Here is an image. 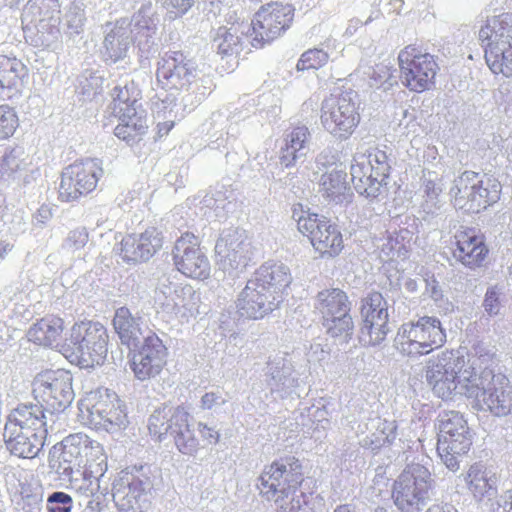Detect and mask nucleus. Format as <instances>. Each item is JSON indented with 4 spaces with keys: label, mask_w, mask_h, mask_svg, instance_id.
<instances>
[{
    "label": "nucleus",
    "mask_w": 512,
    "mask_h": 512,
    "mask_svg": "<svg viewBox=\"0 0 512 512\" xmlns=\"http://www.w3.org/2000/svg\"><path fill=\"white\" fill-rule=\"evenodd\" d=\"M493 358L494 353L484 344L476 345L467 358L445 350L426 360L425 379L435 396L449 400L458 390L497 376L490 369Z\"/></svg>",
    "instance_id": "f257e3e1"
},
{
    "label": "nucleus",
    "mask_w": 512,
    "mask_h": 512,
    "mask_svg": "<svg viewBox=\"0 0 512 512\" xmlns=\"http://www.w3.org/2000/svg\"><path fill=\"white\" fill-rule=\"evenodd\" d=\"M303 482L302 465L289 456L266 466L258 478L260 494L273 501L276 512H305L306 495L298 491Z\"/></svg>",
    "instance_id": "f03ea898"
},
{
    "label": "nucleus",
    "mask_w": 512,
    "mask_h": 512,
    "mask_svg": "<svg viewBox=\"0 0 512 512\" xmlns=\"http://www.w3.org/2000/svg\"><path fill=\"white\" fill-rule=\"evenodd\" d=\"M48 416L42 405L22 404L8 416L4 441L11 454L20 458H34L44 445L48 432Z\"/></svg>",
    "instance_id": "7ed1b4c3"
},
{
    "label": "nucleus",
    "mask_w": 512,
    "mask_h": 512,
    "mask_svg": "<svg viewBox=\"0 0 512 512\" xmlns=\"http://www.w3.org/2000/svg\"><path fill=\"white\" fill-rule=\"evenodd\" d=\"M107 346V330L101 323L81 321L71 327L61 351L72 363L81 368H89L104 363Z\"/></svg>",
    "instance_id": "20e7f679"
},
{
    "label": "nucleus",
    "mask_w": 512,
    "mask_h": 512,
    "mask_svg": "<svg viewBox=\"0 0 512 512\" xmlns=\"http://www.w3.org/2000/svg\"><path fill=\"white\" fill-rule=\"evenodd\" d=\"M111 96V109L119 120L115 136L127 143L135 142L148 128L146 111L139 102L140 90L133 81L126 82L115 86Z\"/></svg>",
    "instance_id": "39448f33"
},
{
    "label": "nucleus",
    "mask_w": 512,
    "mask_h": 512,
    "mask_svg": "<svg viewBox=\"0 0 512 512\" xmlns=\"http://www.w3.org/2000/svg\"><path fill=\"white\" fill-rule=\"evenodd\" d=\"M81 415L96 429L116 432L128 425L127 407L119 396L106 388L90 391L79 403Z\"/></svg>",
    "instance_id": "423d86ee"
},
{
    "label": "nucleus",
    "mask_w": 512,
    "mask_h": 512,
    "mask_svg": "<svg viewBox=\"0 0 512 512\" xmlns=\"http://www.w3.org/2000/svg\"><path fill=\"white\" fill-rule=\"evenodd\" d=\"M156 78L164 88L190 93L192 97H197L200 93L203 100L207 94L202 71L194 60L180 51L166 52L161 56L157 64Z\"/></svg>",
    "instance_id": "0eeeda50"
},
{
    "label": "nucleus",
    "mask_w": 512,
    "mask_h": 512,
    "mask_svg": "<svg viewBox=\"0 0 512 512\" xmlns=\"http://www.w3.org/2000/svg\"><path fill=\"white\" fill-rule=\"evenodd\" d=\"M449 194L456 209L479 212L499 199L500 183L490 178L484 180L476 172L464 171L454 179Z\"/></svg>",
    "instance_id": "6e6552de"
},
{
    "label": "nucleus",
    "mask_w": 512,
    "mask_h": 512,
    "mask_svg": "<svg viewBox=\"0 0 512 512\" xmlns=\"http://www.w3.org/2000/svg\"><path fill=\"white\" fill-rule=\"evenodd\" d=\"M438 454L452 471L459 468L458 457L466 454L472 444L469 427L458 411H444L438 416Z\"/></svg>",
    "instance_id": "1a4fd4ad"
},
{
    "label": "nucleus",
    "mask_w": 512,
    "mask_h": 512,
    "mask_svg": "<svg viewBox=\"0 0 512 512\" xmlns=\"http://www.w3.org/2000/svg\"><path fill=\"white\" fill-rule=\"evenodd\" d=\"M292 219L297 223L298 231L309 238L322 256L333 257L342 251V234L330 220L305 210L300 203L292 206Z\"/></svg>",
    "instance_id": "9d476101"
},
{
    "label": "nucleus",
    "mask_w": 512,
    "mask_h": 512,
    "mask_svg": "<svg viewBox=\"0 0 512 512\" xmlns=\"http://www.w3.org/2000/svg\"><path fill=\"white\" fill-rule=\"evenodd\" d=\"M431 487V473L425 466L408 465L394 482V504L402 512H419L430 498Z\"/></svg>",
    "instance_id": "9b49d317"
},
{
    "label": "nucleus",
    "mask_w": 512,
    "mask_h": 512,
    "mask_svg": "<svg viewBox=\"0 0 512 512\" xmlns=\"http://www.w3.org/2000/svg\"><path fill=\"white\" fill-rule=\"evenodd\" d=\"M358 95L349 90L326 98L321 106L324 129L339 140L348 139L359 124Z\"/></svg>",
    "instance_id": "f8f14e48"
},
{
    "label": "nucleus",
    "mask_w": 512,
    "mask_h": 512,
    "mask_svg": "<svg viewBox=\"0 0 512 512\" xmlns=\"http://www.w3.org/2000/svg\"><path fill=\"white\" fill-rule=\"evenodd\" d=\"M218 270L229 277H237L249 265L254 255L251 237L244 229L224 230L215 245Z\"/></svg>",
    "instance_id": "ddd939ff"
},
{
    "label": "nucleus",
    "mask_w": 512,
    "mask_h": 512,
    "mask_svg": "<svg viewBox=\"0 0 512 512\" xmlns=\"http://www.w3.org/2000/svg\"><path fill=\"white\" fill-rule=\"evenodd\" d=\"M472 400L473 407L497 417L512 414V386L504 375L484 380L457 391Z\"/></svg>",
    "instance_id": "4468645a"
},
{
    "label": "nucleus",
    "mask_w": 512,
    "mask_h": 512,
    "mask_svg": "<svg viewBox=\"0 0 512 512\" xmlns=\"http://www.w3.org/2000/svg\"><path fill=\"white\" fill-rule=\"evenodd\" d=\"M155 302L162 311L181 322H188L199 314L201 295L191 285L172 281L162 276L155 290Z\"/></svg>",
    "instance_id": "2eb2a0df"
},
{
    "label": "nucleus",
    "mask_w": 512,
    "mask_h": 512,
    "mask_svg": "<svg viewBox=\"0 0 512 512\" xmlns=\"http://www.w3.org/2000/svg\"><path fill=\"white\" fill-rule=\"evenodd\" d=\"M348 296L338 288L324 289L317 294L315 309L322 315L323 325L333 338L347 341L351 338L354 324L349 314Z\"/></svg>",
    "instance_id": "dca6fc26"
},
{
    "label": "nucleus",
    "mask_w": 512,
    "mask_h": 512,
    "mask_svg": "<svg viewBox=\"0 0 512 512\" xmlns=\"http://www.w3.org/2000/svg\"><path fill=\"white\" fill-rule=\"evenodd\" d=\"M400 79L413 92H423L433 87L439 65L435 57L408 45L398 54Z\"/></svg>",
    "instance_id": "f3484780"
},
{
    "label": "nucleus",
    "mask_w": 512,
    "mask_h": 512,
    "mask_svg": "<svg viewBox=\"0 0 512 512\" xmlns=\"http://www.w3.org/2000/svg\"><path fill=\"white\" fill-rule=\"evenodd\" d=\"M293 17L294 8L291 4L270 2L261 6L248 23L252 46L261 48L281 36L290 27Z\"/></svg>",
    "instance_id": "a211bd4d"
},
{
    "label": "nucleus",
    "mask_w": 512,
    "mask_h": 512,
    "mask_svg": "<svg viewBox=\"0 0 512 512\" xmlns=\"http://www.w3.org/2000/svg\"><path fill=\"white\" fill-rule=\"evenodd\" d=\"M103 175L97 159H86L67 166L61 174L59 198L73 202L93 192Z\"/></svg>",
    "instance_id": "6ab92c4d"
},
{
    "label": "nucleus",
    "mask_w": 512,
    "mask_h": 512,
    "mask_svg": "<svg viewBox=\"0 0 512 512\" xmlns=\"http://www.w3.org/2000/svg\"><path fill=\"white\" fill-rule=\"evenodd\" d=\"M33 393L54 411H63L74 399L72 376L64 370L41 373L34 379Z\"/></svg>",
    "instance_id": "aec40b11"
},
{
    "label": "nucleus",
    "mask_w": 512,
    "mask_h": 512,
    "mask_svg": "<svg viewBox=\"0 0 512 512\" xmlns=\"http://www.w3.org/2000/svg\"><path fill=\"white\" fill-rule=\"evenodd\" d=\"M151 488L148 477L124 473L113 482V501L119 512H143L148 507Z\"/></svg>",
    "instance_id": "412c9836"
},
{
    "label": "nucleus",
    "mask_w": 512,
    "mask_h": 512,
    "mask_svg": "<svg viewBox=\"0 0 512 512\" xmlns=\"http://www.w3.org/2000/svg\"><path fill=\"white\" fill-rule=\"evenodd\" d=\"M173 260L177 270L186 277L205 280L210 276L209 259L200 249L198 239L192 233L186 232L176 240Z\"/></svg>",
    "instance_id": "4be33fe9"
},
{
    "label": "nucleus",
    "mask_w": 512,
    "mask_h": 512,
    "mask_svg": "<svg viewBox=\"0 0 512 512\" xmlns=\"http://www.w3.org/2000/svg\"><path fill=\"white\" fill-rule=\"evenodd\" d=\"M166 356L167 349L162 340L155 333L149 332L131 359L130 367L134 376L140 381L155 378L164 368Z\"/></svg>",
    "instance_id": "5701e85b"
},
{
    "label": "nucleus",
    "mask_w": 512,
    "mask_h": 512,
    "mask_svg": "<svg viewBox=\"0 0 512 512\" xmlns=\"http://www.w3.org/2000/svg\"><path fill=\"white\" fill-rule=\"evenodd\" d=\"M86 443H89V437L82 433L64 438L61 446H54L50 452V468L63 478H71L72 474L79 473L83 467L80 451L85 449Z\"/></svg>",
    "instance_id": "b1692460"
},
{
    "label": "nucleus",
    "mask_w": 512,
    "mask_h": 512,
    "mask_svg": "<svg viewBox=\"0 0 512 512\" xmlns=\"http://www.w3.org/2000/svg\"><path fill=\"white\" fill-rule=\"evenodd\" d=\"M163 240L159 228L148 227L142 233L124 237L115 251L125 262L146 261L162 248Z\"/></svg>",
    "instance_id": "393cba45"
},
{
    "label": "nucleus",
    "mask_w": 512,
    "mask_h": 512,
    "mask_svg": "<svg viewBox=\"0 0 512 512\" xmlns=\"http://www.w3.org/2000/svg\"><path fill=\"white\" fill-rule=\"evenodd\" d=\"M279 303L278 296L274 298L258 282L251 279L238 297L237 308L241 316L260 319L273 311Z\"/></svg>",
    "instance_id": "a878e982"
},
{
    "label": "nucleus",
    "mask_w": 512,
    "mask_h": 512,
    "mask_svg": "<svg viewBox=\"0 0 512 512\" xmlns=\"http://www.w3.org/2000/svg\"><path fill=\"white\" fill-rule=\"evenodd\" d=\"M59 13L58 0H29L27 3L24 15H31L33 20L39 22L38 31L41 33V45L44 47H50L60 36V30L56 25Z\"/></svg>",
    "instance_id": "bb28decb"
},
{
    "label": "nucleus",
    "mask_w": 512,
    "mask_h": 512,
    "mask_svg": "<svg viewBox=\"0 0 512 512\" xmlns=\"http://www.w3.org/2000/svg\"><path fill=\"white\" fill-rule=\"evenodd\" d=\"M311 133L306 125H299L284 134L279 152L280 163L293 167L301 158H305L310 150Z\"/></svg>",
    "instance_id": "cd10ccee"
},
{
    "label": "nucleus",
    "mask_w": 512,
    "mask_h": 512,
    "mask_svg": "<svg viewBox=\"0 0 512 512\" xmlns=\"http://www.w3.org/2000/svg\"><path fill=\"white\" fill-rule=\"evenodd\" d=\"M455 245L454 258L470 268L479 266L488 252L482 237L472 229L458 231L455 234Z\"/></svg>",
    "instance_id": "c85d7f7f"
},
{
    "label": "nucleus",
    "mask_w": 512,
    "mask_h": 512,
    "mask_svg": "<svg viewBox=\"0 0 512 512\" xmlns=\"http://www.w3.org/2000/svg\"><path fill=\"white\" fill-rule=\"evenodd\" d=\"M27 77L28 69L22 61L0 56V96L2 98L11 99L21 95Z\"/></svg>",
    "instance_id": "c756f323"
},
{
    "label": "nucleus",
    "mask_w": 512,
    "mask_h": 512,
    "mask_svg": "<svg viewBox=\"0 0 512 512\" xmlns=\"http://www.w3.org/2000/svg\"><path fill=\"white\" fill-rule=\"evenodd\" d=\"M478 37L484 50L494 45L512 44V13L487 17L480 27Z\"/></svg>",
    "instance_id": "7c9ffc66"
},
{
    "label": "nucleus",
    "mask_w": 512,
    "mask_h": 512,
    "mask_svg": "<svg viewBox=\"0 0 512 512\" xmlns=\"http://www.w3.org/2000/svg\"><path fill=\"white\" fill-rule=\"evenodd\" d=\"M351 181L360 195L376 198L383 187L377 176L374 175L365 153H356L350 167Z\"/></svg>",
    "instance_id": "2f4dec72"
},
{
    "label": "nucleus",
    "mask_w": 512,
    "mask_h": 512,
    "mask_svg": "<svg viewBox=\"0 0 512 512\" xmlns=\"http://www.w3.org/2000/svg\"><path fill=\"white\" fill-rule=\"evenodd\" d=\"M132 30L127 19H120L106 32L103 42V56L106 60L117 62L123 59L132 43Z\"/></svg>",
    "instance_id": "473e14b6"
},
{
    "label": "nucleus",
    "mask_w": 512,
    "mask_h": 512,
    "mask_svg": "<svg viewBox=\"0 0 512 512\" xmlns=\"http://www.w3.org/2000/svg\"><path fill=\"white\" fill-rule=\"evenodd\" d=\"M252 280L258 282L274 298L278 296L281 302L283 291L291 283L292 277L285 264L266 262L256 271Z\"/></svg>",
    "instance_id": "72a5a7b5"
},
{
    "label": "nucleus",
    "mask_w": 512,
    "mask_h": 512,
    "mask_svg": "<svg viewBox=\"0 0 512 512\" xmlns=\"http://www.w3.org/2000/svg\"><path fill=\"white\" fill-rule=\"evenodd\" d=\"M249 34L248 22L231 23L229 27L221 26L216 30L213 46L219 55L237 56L242 47V36H249Z\"/></svg>",
    "instance_id": "f704fd0d"
},
{
    "label": "nucleus",
    "mask_w": 512,
    "mask_h": 512,
    "mask_svg": "<svg viewBox=\"0 0 512 512\" xmlns=\"http://www.w3.org/2000/svg\"><path fill=\"white\" fill-rule=\"evenodd\" d=\"M468 490L477 499L492 497L497 492L498 478L493 469L481 463L470 466L464 476Z\"/></svg>",
    "instance_id": "c9c22d12"
},
{
    "label": "nucleus",
    "mask_w": 512,
    "mask_h": 512,
    "mask_svg": "<svg viewBox=\"0 0 512 512\" xmlns=\"http://www.w3.org/2000/svg\"><path fill=\"white\" fill-rule=\"evenodd\" d=\"M143 321L140 316H134L127 307L116 310L113 327L121 343L128 348L137 347L144 336Z\"/></svg>",
    "instance_id": "e433bc0d"
},
{
    "label": "nucleus",
    "mask_w": 512,
    "mask_h": 512,
    "mask_svg": "<svg viewBox=\"0 0 512 512\" xmlns=\"http://www.w3.org/2000/svg\"><path fill=\"white\" fill-rule=\"evenodd\" d=\"M202 101L199 94L197 97H192V94H183L180 100L166 95L164 98H157L152 102V111L157 120L167 119L172 117L174 119H182L185 114L192 111L193 108Z\"/></svg>",
    "instance_id": "4c0bfd02"
},
{
    "label": "nucleus",
    "mask_w": 512,
    "mask_h": 512,
    "mask_svg": "<svg viewBox=\"0 0 512 512\" xmlns=\"http://www.w3.org/2000/svg\"><path fill=\"white\" fill-rule=\"evenodd\" d=\"M394 346L399 353L410 358L430 353L426 340L413 321L401 325L394 339Z\"/></svg>",
    "instance_id": "58836bf2"
},
{
    "label": "nucleus",
    "mask_w": 512,
    "mask_h": 512,
    "mask_svg": "<svg viewBox=\"0 0 512 512\" xmlns=\"http://www.w3.org/2000/svg\"><path fill=\"white\" fill-rule=\"evenodd\" d=\"M64 330V321L55 315H48L34 323L27 332L29 341L52 347L59 344Z\"/></svg>",
    "instance_id": "ea45409f"
},
{
    "label": "nucleus",
    "mask_w": 512,
    "mask_h": 512,
    "mask_svg": "<svg viewBox=\"0 0 512 512\" xmlns=\"http://www.w3.org/2000/svg\"><path fill=\"white\" fill-rule=\"evenodd\" d=\"M345 167L335 166L326 170L319 178V191L330 201L340 203L347 199L349 186Z\"/></svg>",
    "instance_id": "a19ab883"
},
{
    "label": "nucleus",
    "mask_w": 512,
    "mask_h": 512,
    "mask_svg": "<svg viewBox=\"0 0 512 512\" xmlns=\"http://www.w3.org/2000/svg\"><path fill=\"white\" fill-rule=\"evenodd\" d=\"M175 417V423L170 433L174 437L175 445L182 454L194 455L198 451L199 441L191 428L192 417L184 407L182 411H178Z\"/></svg>",
    "instance_id": "79ce46f5"
},
{
    "label": "nucleus",
    "mask_w": 512,
    "mask_h": 512,
    "mask_svg": "<svg viewBox=\"0 0 512 512\" xmlns=\"http://www.w3.org/2000/svg\"><path fill=\"white\" fill-rule=\"evenodd\" d=\"M292 365L283 356H276L267 363V384L271 392L287 393L294 386Z\"/></svg>",
    "instance_id": "37998d69"
},
{
    "label": "nucleus",
    "mask_w": 512,
    "mask_h": 512,
    "mask_svg": "<svg viewBox=\"0 0 512 512\" xmlns=\"http://www.w3.org/2000/svg\"><path fill=\"white\" fill-rule=\"evenodd\" d=\"M442 191V178L436 172H425L422 177L423 201L421 208L426 214L434 215L441 209L440 195Z\"/></svg>",
    "instance_id": "c03bdc74"
},
{
    "label": "nucleus",
    "mask_w": 512,
    "mask_h": 512,
    "mask_svg": "<svg viewBox=\"0 0 512 512\" xmlns=\"http://www.w3.org/2000/svg\"><path fill=\"white\" fill-rule=\"evenodd\" d=\"M411 234L407 229L389 234L382 240L379 257L383 262L404 259L410 248Z\"/></svg>",
    "instance_id": "a18cd8bd"
},
{
    "label": "nucleus",
    "mask_w": 512,
    "mask_h": 512,
    "mask_svg": "<svg viewBox=\"0 0 512 512\" xmlns=\"http://www.w3.org/2000/svg\"><path fill=\"white\" fill-rule=\"evenodd\" d=\"M182 409L183 407L181 406L171 407L167 405L155 409L148 421L150 434L161 440L162 436L171 433L175 423V416Z\"/></svg>",
    "instance_id": "49530a36"
},
{
    "label": "nucleus",
    "mask_w": 512,
    "mask_h": 512,
    "mask_svg": "<svg viewBox=\"0 0 512 512\" xmlns=\"http://www.w3.org/2000/svg\"><path fill=\"white\" fill-rule=\"evenodd\" d=\"M27 155L23 148H4L0 150V181H8L27 165Z\"/></svg>",
    "instance_id": "de8ad7c7"
},
{
    "label": "nucleus",
    "mask_w": 512,
    "mask_h": 512,
    "mask_svg": "<svg viewBox=\"0 0 512 512\" xmlns=\"http://www.w3.org/2000/svg\"><path fill=\"white\" fill-rule=\"evenodd\" d=\"M485 60L493 73L512 77V44L487 48Z\"/></svg>",
    "instance_id": "09e8293b"
},
{
    "label": "nucleus",
    "mask_w": 512,
    "mask_h": 512,
    "mask_svg": "<svg viewBox=\"0 0 512 512\" xmlns=\"http://www.w3.org/2000/svg\"><path fill=\"white\" fill-rule=\"evenodd\" d=\"M415 324L426 340L429 352L442 347L446 342V332L437 317L423 316Z\"/></svg>",
    "instance_id": "8fccbe9b"
},
{
    "label": "nucleus",
    "mask_w": 512,
    "mask_h": 512,
    "mask_svg": "<svg viewBox=\"0 0 512 512\" xmlns=\"http://www.w3.org/2000/svg\"><path fill=\"white\" fill-rule=\"evenodd\" d=\"M388 332V319L380 314L378 320H363L359 338L364 345L377 346L385 340Z\"/></svg>",
    "instance_id": "3c124183"
},
{
    "label": "nucleus",
    "mask_w": 512,
    "mask_h": 512,
    "mask_svg": "<svg viewBox=\"0 0 512 512\" xmlns=\"http://www.w3.org/2000/svg\"><path fill=\"white\" fill-rule=\"evenodd\" d=\"M79 477L64 478L70 482L71 488L81 496L86 498L95 496L100 489V476L99 474L92 473L91 471L79 472Z\"/></svg>",
    "instance_id": "603ef678"
},
{
    "label": "nucleus",
    "mask_w": 512,
    "mask_h": 512,
    "mask_svg": "<svg viewBox=\"0 0 512 512\" xmlns=\"http://www.w3.org/2000/svg\"><path fill=\"white\" fill-rule=\"evenodd\" d=\"M380 314L384 319H388L387 301L381 293L373 292L363 300L361 315L363 320H378Z\"/></svg>",
    "instance_id": "864d4df0"
},
{
    "label": "nucleus",
    "mask_w": 512,
    "mask_h": 512,
    "mask_svg": "<svg viewBox=\"0 0 512 512\" xmlns=\"http://www.w3.org/2000/svg\"><path fill=\"white\" fill-rule=\"evenodd\" d=\"M366 159L369 162L375 176L378 177L382 185L386 184V179L389 177L392 159L387 153L380 149H373L366 154Z\"/></svg>",
    "instance_id": "5fc2aeb1"
},
{
    "label": "nucleus",
    "mask_w": 512,
    "mask_h": 512,
    "mask_svg": "<svg viewBox=\"0 0 512 512\" xmlns=\"http://www.w3.org/2000/svg\"><path fill=\"white\" fill-rule=\"evenodd\" d=\"M373 426L376 428V432L372 435L373 439H371V444L374 445V448H379L395 439L397 430L395 421L376 419L373 422Z\"/></svg>",
    "instance_id": "6e6d98bb"
},
{
    "label": "nucleus",
    "mask_w": 512,
    "mask_h": 512,
    "mask_svg": "<svg viewBox=\"0 0 512 512\" xmlns=\"http://www.w3.org/2000/svg\"><path fill=\"white\" fill-rule=\"evenodd\" d=\"M106 460L107 457L104 453L102 445L99 442L92 440V444L90 445L87 454L86 471H91L92 473L103 476L107 470Z\"/></svg>",
    "instance_id": "4d7b16f0"
},
{
    "label": "nucleus",
    "mask_w": 512,
    "mask_h": 512,
    "mask_svg": "<svg viewBox=\"0 0 512 512\" xmlns=\"http://www.w3.org/2000/svg\"><path fill=\"white\" fill-rule=\"evenodd\" d=\"M142 11H139L137 15L134 16L135 26L137 27V32L135 39L138 42V45L141 49H145V46L149 47V43L154 44V35L156 33V28L151 19L141 20Z\"/></svg>",
    "instance_id": "13d9d810"
},
{
    "label": "nucleus",
    "mask_w": 512,
    "mask_h": 512,
    "mask_svg": "<svg viewBox=\"0 0 512 512\" xmlns=\"http://www.w3.org/2000/svg\"><path fill=\"white\" fill-rule=\"evenodd\" d=\"M505 300V287L503 285H494L487 289L483 301V307L489 315H497L499 314Z\"/></svg>",
    "instance_id": "bf43d9fd"
},
{
    "label": "nucleus",
    "mask_w": 512,
    "mask_h": 512,
    "mask_svg": "<svg viewBox=\"0 0 512 512\" xmlns=\"http://www.w3.org/2000/svg\"><path fill=\"white\" fill-rule=\"evenodd\" d=\"M328 58V53L322 49H310L302 54L297 63V69H318L327 63Z\"/></svg>",
    "instance_id": "052dcab7"
},
{
    "label": "nucleus",
    "mask_w": 512,
    "mask_h": 512,
    "mask_svg": "<svg viewBox=\"0 0 512 512\" xmlns=\"http://www.w3.org/2000/svg\"><path fill=\"white\" fill-rule=\"evenodd\" d=\"M18 124V116L14 108L9 105H0V139L12 136Z\"/></svg>",
    "instance_id": "680f3d73"
},
{
    "label": "nucleus",
    "mask_w": 512,
    "mask_h": 512,
    "mask_svg": "<svg viewBox=\"0 0 512 512\" xmlns=\"http://www.w3.org/2000/svg\"><path fill=\"white\" fill-rule=\"evenodd\" d=\"M393 68L390 63L381 62L376 64L369 75L370 86L379 88L385 84L392 86L396 81L393 79Z\"/></svg>",
    "instance_id": "e2e57ef3"
},
{
    "label": "nucleus",
    "mask_w": 512,
    "mask_h": 512,
    "mask_svg": "<svg viewBox=\"0 0 512 512\" xmlns=\"http://www.w3.org/2000/svg\"><path fill=\"white\" fill-rule=\"evenodd\" d=\"M72 498L64 492H54L47 499L49 512H71Z\"/></svg>",
    "instance_id": "0e129e2a"
},
{
    "label": "nucleus",
    "mask_w": 512,
    "mask_h": 512,
    "mask_svg": "<svg viewBox=\"0 0 512 512\" xmlns=\"http://www.w3.org/2000/svg\"><path fill=\"white\" fill-rule=\"evenodd\" d=\"M316 165L319 170L321 168L330 170L335 166L343 167L342 163H339L338 152L330 148H326L318 154L316 158Z\"/></svg>",
    "instance_id": "69168bd1"
},
{
    "label": "nucleus",
    "mask_w": 512,
    "mask_h": 512,
    "mask_svg": "<svg viewBox=\"0 0 512 512\" xmlns=\"http://www.w3.org/2000/svg\"><path fill=\"white\" fill-rule=\"evenodd\" d=\"M88 241V233L85 228H77L72 230L67 239L66 245L72 249H80L86 245Z\"/></svg>",
    "instance_id": "338daca9"
},
{
    "label": "nucleus",
    "mask_w": 512,
    "mask_h": 512,
    "mask_svg": "<svg viewBox=\"0 0 512 512\" xmlns=\"http://www.w3.org/2000/svg\"><path fill=\"white\" fill-rule=\"evenodd\" d=\"M194 0H164L163 4L168 12L175 16L185 14L193 5Z\"/></svg>",
    "instance_id": "774afa93"
}]
</instances>
